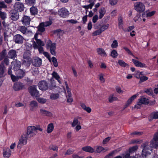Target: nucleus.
I'll return each mask as SVG.
<instances>
[{
    "mask_svg": "<svg viewBox=\"0 0 158 158\" xmlns=\"http://www.w3.org/2000/svg\"><path fill=\"white\" fill-rule=\"evenodd\" d=\"M16 52L14 50H10L8 53V57L10 58L14 59L16 56Z\"/></svg>",
    "mask_w": 158,
    "mask_h": 158,
    "instance_id": "a878e982",
    "label": "nucleus"
},
{
    "mask_svg": "<svg viewBox=\"0 0 158 158\" xmlns=\"http://www.w3.org/2000/svg\"><path fill=\"white\" fill-rule=\"evenodd\" d=\"M59 98L58 94H52L50 96V98L52 100H55Z\"/></svg>",
    "mask_w": 158,
    "mask_h": 158,
    "instance_id": "8fccbe9b",
    "label": "nucleus"
},
{
    "mask_svg": "<svg viewBox=\"0 0 158 158\" xmlns=\"http://www.w3.org/2000/svg\"><path fill=\"white\" fill-rule=\"evenodd\" d=\"M102 32V31L100 29L98 30L95 31H94L92 34V35L93 36H96L97 35H99L101 34Z\"/></svg>",
    "mask_w": 158,
    "mask_h": 158,
    "instance_id": "bf43d9fd",
    "label": "nucleus"
},
{
    "mask_svg": "<svg viewBox=\"0 0 158 158\" xmlns=\"http://www.w3.org/2000/svg\"><path fill=\"white\" fill-rule=\"evenodd\" d=\"M16 146V143H12L10 146V149L12 152L14 151V148Z\"/></svg>",
    "mask_w": 158,
    "mask_h": 158,
    "instance_id": "774afa93",
    "label": "nucleus"
},
{
    "mask_svg": "<svg viewBox=\"0 0 158 158\" xmlns=\"http://www.w3.org/2000/svg\"><path fill=\"white\" fill-rule=\"evenodd\" d=\"M14 40L16 43L20 44L23 43L24 38L21 35L17 34L14 36Z\"/></svg>",
    "mask_w": 158,
    "mask_h": 158,
    "instance_id": "dca6fc26",
    "label": "nucleus"
},
{
    "mask_svg": "<svg viewBox=\"0 0 158 158\" xmlns=\"http://www.w3.org/2000/svg\"><path fill=\"white\" fill-rule=\"evenodd\" d=\"M132 61L134 65L137 67L141 68H146L147 67V66L145 64L142 63L138 60L135 59H132Z\"/></svg>",
    "mask_w": 158,
    "mask_h": 158,
    "instance_id": "2eb2a0df",
    "label": "nucleus"
},
{
    "mask_svg": "<svg viewBox=\"0 0 158 158\" xmlns=\"http://www.w3.org/2000/svg\"><path fill=\"white\" fill-rule=\"evenodd\" d=\"M38 104L37 102L34 100L31 101L29 104V107L31 110L34 111L38 107Z\"/></svg>",
    "mask_w": 158,
    "mask_h": 158,
    "instance_id": "a211bd4d",
    "label": "nucleus"
},
{
    "mask_svg": "<svg viewBox=\"0 0 158 158\" xmlns=\"http://www.w3.org/2000/svg\"><path fill=\"white\" fill-rule=\"evenodd\" d=\"M10 77L12 81L14 82L17 81L19 79H20V78H19V77H18L16 75V76L13 75V74L11 75Z\"/></svg>",
    "mask_w": 158,
    "mask_h": 158,
    "instance_id": "680f3d73",
    "label": "nucleus"
},
{
    "mask_svg": "<svg viewBox=\"0 0 158 158\" xmlns=\"http://www.w3.org/2000/svg\"><path fill=\"white\" fill-rule=\"evenodd\" d=\"M142 18L139 15H137L134 18V21L136 23L140 22L142 21Z\"/></svg>",
    "mask_w": 158,
    "mask_h": 158,
    "instance_id": "37998d69",
    "label": "nucleus"
},
{
    "mask_svg": "<svg viewBox=\"0 0 158 158\" xmlns=\"http://www.w3.org/2000/svg\"><path fill=\"white\" fill-rule=\"evenodd\" d=\"M52 77L50 80V82L51 83V85H50L49 88L50 89H52L56 87V84L55 83V81L53 80V78H55L60 83H61V81L60 79V77L59 74L55 71H53L52 74Z\"/></svg>",
    "mask_w": 158,
    "mask_h": 158,
    "instance_id": "f03ea898",
    "label": "nucleus"
},
{
    "mask_svg": "<svg viewBox=\"0 0 158 158\" xmlns=\"http://www.w3.org/2000/svg\"><path fill=\"white\" fill-rule=\"evenodd\" d=\"M89 2L90 3V4L89 5H88L82 6V7L86 10L88 9L89 8L92 9V7L94 4V2H92L91 0H89Z\"/></svg>",
    "mask_w": 158,
    "mask_h": 158,
    "instance_id": "ea45409f",
    "label": "nucleus"
},
{
    "mask_svg": "<svg viewBox=\"0 0 158 158\" xmlns=\"http://www.w3.org/2000/svg\"><path fill=\"white\" fill-rule=\"evenodd\" d=\"M0 16L1 18L2 19H5L6 17V14L4 12H0Z\"/></svg>",
    "mask_w": 158,
    "mask_h": 158,
    "instance_id": "69168bd1",
    "label": "nucleus"
},
{
    "mask_svg": "<svg viewBox=\"0 0 158 158\" xmlns=\"http://www.w3.org/2000/svg\"><path fill=\"white\" fill-rule=\"evenodd\" d=\"M117 98L114 97L113 95H110L109 97V102H111L114 100L117 99Z\"/></svg>",
    "mask_w": 158,
    "mask_h": 158,
    "instance_id": "338daca9",
    "label": "nucleus"
},
{
    "mask_svg": "<svg viewBox=\"0 0 158 158\" xmlns=\"http://www.w3.org/2000/svg\"><path fill=\"white\" fill-rule=\"evenodd\" d=\"M110 56L113 58H116L118 56L117 51L115 50H112L111 52Z\"/></svg>",
    "mask_w": 158,
    "mask_h": 158,
    "instance_id": "49530a36",
    "label": "nucleus"
},
{
    "mask_svg": "<svg viewBox=\"0 0 158 158\" xmlns=\"http://www.w3.org/2000/svg\"><path fill=\"white\" fill-rule=\"evenodd\" d=\"M52 21H49L41 23V25H43L44 27H47L51 25L52 24Z\"/></svg>",
    "mask_w": 158,
    "mask_h": 158,
    "instance_id": "052dcab7",
    "label": "nucleus"
},
{
    "mask_svg": "<svg viewBox=\"0 0 158 158\" xmlns=\"http://www.w3.org/2000/svg\"><path fill=\"white\" fill-rule=\"evenodd\" d=\"M30 54L27 53H25L23 55V64L26 65H29L30 64L31 59L30 57Z\"/></svg>",
    "mask_w": 158,
    "mask_h": 158,
    "instance_id": "423d86ee",
    "label": "nucleus"
},
{
    "mask_svg": "<svg viewBox=\"0 0 158 158\" xmlns=\"http://www.w3.org/2000/svg\"><path fill=\"white\" fill-rule=\"evenodd\" d=\"M99 19H101L106 13L105 9L104 8H102L99 10Z\"/></svg>",
    "mask_w": 158,
    "mask_h": 158,
    "instance_id": "58836bf2",
    "label": "nucleus"
},
{
    "mask_svg": "<svg viewBox=\"0 0 158 158\" xmlns=\"http://www.w3.org/2000/svg\"><path fill=\"white\" fill-rule=\"evenodd\" d=\"M139 102L141 104H148L149 102V100L144 97L143 96L141 97L139 99Z\"/></svg>",
    "mask_w": 158,
    "mask_h": 158,
    "instance_id": "7c9ffc66",
    "label": "nucleus"
},
{
    "mask_svg": "<svg viewBox=\"0 0 158 158\" xmlns=\"http://www.w3.org/2000/svg\"><path fill=\"white\" fill-rule=\"evenodd\" d=\"M35 42L39 47L44 46L45 45L44 43L39 39L37 40Z\"/></svg>",
    "mask_w": 158,
    "mask_h": 158,
    "instance_id": "c03bdc74",
    "label": "nucleus"
},
{
    "mask_svg": "<svg viewBox=\"0 0 158 158\" xmlns=\"http://www.w3.org/2000/svg\"><path fill=\"white\" fill-rule=\"evenodd\" d=\"M38 85L39 89L42 90H46L48 88V83L44 81L40 82Z\"/></svg>",
    "mask_w": 158,
    "mask_h": 158,
    "instance_id": "ddd939ff",
    "label": "nucleus"
},
{
    "mask_svg": "<svg viewBox=\"0 0 158 158\" xmlns=\"http://www.w3.org/2000/svg\"><path fill=\"white\" fill-rule=\"evenodd\" d=\"M44 27L43 25H41V23L38 27V31L41 32L44 31L45 30Z\"/></svg>",
    "mask_w": 158,
    "mask_h": 158,
    "instance_id": "e2e57ef3",
    "label": "nucleus"
},
{
    "mask_svg": "<svg viewBox=\"0 0 158 158\" xmlns=\"http://www.w3.org/2000/svg\"><path fill=\"white\" fill-rule=\"evenodd\" d=\"M29 91L32 96L37 97L39 95V91L35 86H31L29 88Z\"/></svg>",
    "mask_w": 158,
    "mask_h": 158,
    "instance_id": "0eeeda50",
    "label": "nucleus"
},
{
    "mask_svg": "<svg viewBox=\"0 0 158 158\" xmlns=\"http://www.w3.org/2000/svg\"><path fill=\"white\" fill-rule=\"evenodd\" d=\"M42 61L41 58L38 57H35L32 60L33 65L36 67H40L42 64Z\"/></svg>",
    "mask_w": 158,
    "mask_h": 158,
    "instance_id": "f3484780",
    "label": "nucleus"
},
{
    "mask_svg": "<svg viewBox=\"0 0 158 158\" xmlns=\"http://www.w3.org/2000/svg\"><path fill=\"white\" fill-rule=\"evenodd\" d=\"M36 99L38 102L41 104H45L47 101V100L46 98L40 97L39 96L36 98Z\"/></svg>",
    "mask_w": 158,
    "mask_h": 158,
    "instance_id": "e433bc0d",
    "label": "nucleus"
},
{
    "mask_svg": "<svg viewBox=\"0 0 158 158\" xmlns=\"http://www.w3.org/2000/svg\"><path fill=\"white\" fill-rule=\"evenodd\" d=\"M104 74L102 73H100L98 74L99 79L101 83H104L105 82V80L104 77Z\"/></svg>",
    "mask_w": 158,
    "mask_h": 158,
    "instance_id": "79ce46f5",
    "label": "nucleus"
},
{
    "mask_svg": "<svg viewBox=\"0 0 158 158\" xmlns=\"http://www.w3.org/2000/svg\"><path fill=\"white\" fill-rule=\"evenodd\" d=\"M30 11L31 15H36L38 13L37 8L34 6L31 8L30 9Z\"/></svg>",
    "mask_w": 158,
    "mask_h": 158,
    "instance_id": "a19ab883",
    "label": "nucleus"
},
{
    "mask_svg": "<svg viewBox=\"0 0 158 158\" xmlns=\"http://www.w3.org/2000/svg\"><path fill=\"white\" fill-rule=\"evenodd\" d=\"M47 47H49L50 48V52L53 55L56 54L55 50L56 47V44L53 43H52L50 40H49L47 42Z\"/></svg>",
    "mask_w": 158,
    "mask_h": 158,
    "instance_id": "6e6552de",
    "label": "nucleus"
},
{
    "mask_svg": "<svg viewBox=\"0 0 158 158\" xmlns=\"http://www.w3.org/2000/svg\"><path fill=\"white\" fill-rule=\"evenodd\" d=\"M97 52L98 54L102 56L106 57V54L104 50L102 48H98L97 49Z\"/></svg>",
    "mask_w": 158,
    "mask_h": 158,
    "instance_id": "c9c22d12",
    "label": "nucleus"
},
{
    "mask_svg": "<svg viewBox=\"0 0 158 158\" xmlns=\"http://www.w3.org/2000/svg\"><path fill=\"white\" fill-rule=\"evenodd\" d=\"M80 106L85 111L88 113H90L91 111V109L89 106H87L84 103H81Z\"/></svg>",
    "mask_w": 158,
    "mask_h": 158,
    "instance_id": "2f4dec72",
    "label": "nucleus"
},
{
    "mask_svg": "<svg viewBox=\"0 0 158 158\" xmlns=\"http://www.w3.org/2000/svg\"><path fill=\"white\" fill-rule=\"evenodd\" d=\"M19 30L23 34H27L29 33H31V31L27 30V27L24 26H21L19 28Z\"/></svg>",
    "mask_w": 158,
    "mask_h": 158,
    "instance_id": "393cba45",
    "label": "nucleus"
},
{
    "mask_svg": "<svg viewBox=\"0 0 158 158\" xmlns=\"http://www.w3.org/2000/svg\"><path fill=\"white\" fill-rule=\"evenodd\" d=\"M137 149L138 146H134L129 148V152L130 153H132L136 151Z\"/></svg>",
    "mask_w": 158,
    "mask_h": 158,
    "instance_id": "864d4df0",
    "label": "nucleus"
},
{
    "mask_svg": "<svg viewBox=\"0 0 158 158\" xmlns=\"http://www.w3.org/2000/svg\"><path fill=\"white\" fill-rule=\"evenodd\" d=\"M25 72L22 69H19L16 72V74L19 78H21L24 75Z\"/></svg>",
    "mask_w": 158,
    "mask_h": 158,
    "instance_id": "f704fd0d",
    "label": "nucleus"
},
{
    "mask_svg": "<svg viewBox=\"0 0 158 158\" xmlns=\"http://www.w3.org/2000/svg\"><path fill=\"white\" fill-rule=\"evenodd\" d=\"M6 68L3 64H2L0 66V78L4 77L5 75V71Z\"/></svg>",
    "mask_w": 158,
    "mask_h": 158,
    "instance_id": "bb28decb",
    "label": "nucleus"
},
{
    "mask_svg": "<svg viewBox=\"0 0 158 158\" xmlns=\"http://www.w3.org/2000/svg\"><path fill=\"white\" fill-rule=\"evenodd\" d=\"M27 138L26 134H23L22 135L18 143L17 147L18 148H21L27 144Z\"/></svg>",
    "mask_w": 158,
    "mask_h": 158,
    "instance_id": "7ed1b4c3",
    "label": "nucleus"
},
{
    "mask_svg": "<svg viewBox=\"0 0 158 158\" xmlns=\"http://www.w3.org/2000/svg\"><path fill=\"white\" fill-rule=\"evenodd\" d=\"M82 150L86 152L93 153L94 152V149L90 146H86L82 148Z\"/></svg>",
    "mask_w": 158,
    "mask_h": 158,
    "instance_id": "cd10ccee",
    "label": "nucleus"
},
{
    "mask_svg": "<svg viewBox=\"0 0 158 158\" xmlns=\"http://www.w3.org/2000/svg\"><path fill=\"white\" fill-rule=\"evenodd\" d=\"M35 0H25L26 4L31 5L35 3Z\"/></svg>",
    "mask_w": 158,
    "mask_h": 158,
    "instance_id": "0e129e2a",
    "label": "nucleus"
},
{
    "mask_svg": "<svg viewBox=\"0 0 158 158\" xmlns=\"http://www.w3.org/2000/svg\"><path fill=\"white\" fill-rule=\"evenodd\" d=\"M156 12L155 11L153 10L151 12H148L146 13V17H151L154 15Z\"/></svg>",
    "mask_w": 158,
    "mask_h": 158,
    "instance_id": "5fc2aeb1",
    "label": "nucleus"
},
{
    "mask_svg": "<svg viewBox=\"0 0 158 158\" xmlns=\"http://www.w3.org/2000/svg\"><path fill=\"white\" fill-rule=\"evenodd\" d=\"M59 15L62 17L65 18L69 15V11L65 8H62L58 11Z\"/></svg>",
    "mask_w": 158,
    "mask_h": 158,
    "instance_id": "9d476101",
    "label": "nucleus"
},
{
    "mask_svg": "<svg viewBox=\"0 0 158 158\" xmlns=\"http://www.w3.org/2000/svg\"><path fill=\"white\" fill-rule=\"evenodd\" d=\"M118 26L119 28L120 29H122L123 31H125L124 29L123 28V21L121 18V17H119L118 19Z\"/></svg>",
    "mask_w": 158,
    "mask_h": 158,
    "instance_id": "4c0bfd02",
    "label": "nucleus"
},
{
    "mask_svg": "<svg viewBox=\"0 0 158 158\" xmlns=\"http://www.w3.org/2000/svg\"><path fill=\"white\" fill-rule=\"evenodd\" d=\"M134 8L137 12L141 13L145 10V6L143 3L138 2L135 4Z\"/></svg>",
    "mask_w": 158,
    "mask_h": 158,
    "instance_id": "20e7f679",
    "label": "nucleus"
},
{
    "mask_svg": "<svg viewBox=\"0 0 158 158\" xmlns=\"http://www.w3.org/2000/svg\"><path fill=\"white\" fill-rule=\"evenodd\" d=\"M24 85L21 83L17 82L15 83L14 85V89L15 91L19 90L24 88Z\"/></svg>",
    "mask_w": 158,
    "mask_h": 158,
    "instance_id": "5701e85b",
    "label": "nucleus"
},
{
    "mask_svg": "<svg viewBox=\"0 0 158 158\" xmlns=\"http://www.w3.org/2000/svg\"><path fill=\"white\" fill-rule=\"evenodd\" d=\"M52 60L54 66L55 67H57L58 63L56 58L54 57H52Z\"/></svg>",
    "mask_w": 158,
    "mask_h": 158,
    "instance_id": "4d7b16f0",
    "label": "nucleus"
},
{
    "mask_svg": "<svg viewBox=\"0 0 158 158\" xmlns=\"http://www.w3.org/2000/svg\"><path fill=\"white\" fill-rule=\"evenodd\" d=\"M12 152L9 148H5L3 150V156L5 158H8L11 155Z\"/></svg>",
    "mask_w": 158,
    "mask_h": 158,
    "instance_id": "aec40b11",
    "label": "nucleus"
},
{
    "mask_svg": "<svg viewBox=\"0 0 158 158\" xmlns=\"http://www.w3.org/2000/svg\"><path fill=\"white\" fill-rule=\"evenodd\" d=\"M54 126L53 123H50L48 124L47 128V132L48 133H51L53 130Z\"/></svg>",
    "mask_w": 158,
    "mask_h": 158,
    "instance_id": "72a5a7b5",
    "label": "nucleus"
},
{
    "mask_svg": "<svg viewBox=\"0 0 158 158\" xmlns=\"http://www.w3.org/2000/svg\"><path fill=\"white\" fill-rule=\"evenodd\" d=\"M140 157H141L140 156H137V157H131L130 156V154L127 153L121 156H117L114 158H140Z\"/></svg>",
    "mask_w": 158,
    "mask_h": 158,
    "instance_id": "c85d7f7f",
    "label": "nucleus"
},
{
    "mask_svg": "<svg viewBox=\"0 0 158 158\" xmlns=\"http://www.w3.org/2000/svg\"><path fill=\"white\" fill-rule=\"evenodd\" d=\"M94 152L97 153L104 152L108 150L107 148H104L101 146L97 145L94 147Z\"/></svg>",
    "mask_w": 158,
    "mask_h": 158,
    "instance_id": "f8f14e48",
    "label": "nucleus"
},
{
    "mask_svg": "<svg viewBox=\"0 0 158 158\" xmlns=\"http://www.w3.org/2000/svg\"><path fill=\"white\" fill-rule=\"evenodd\" d=\"M32 45L33 47L34 48V49H38L39 52L40 53L43 54L44 52V51L43 48L42 47H39L35 42V41H34L33 42Z\"/></svg>",
    "mask_w": 158,
    "mask_h": 158,
    "instance_id": "c756f323",
    "label": "nucleus"
},
{
    "mask_svg": "<svg viewBox=\"0 0 158 158\" xmlns=\"http://www.w3.org/2000/svg\"><path fill=\"white\" fill-rule=\"evenodd\" d=\"M30 21V18L29 17L27 16H24L22 19V21L23 24L25 25H29Z\"/></svg>",
    "mask_w": 158,
    "mask_h": 158,
    "instance_id": "4be33fe9",
    "label": "nucleus"
},
{
    "mask_svg": "<svg viewBox=\"0 0 158 158\" xmlns=\"http://www.w3.org/2000/svg\"><path fill=\"white\" fill-rule=\"evenodd\" d=\"M150 147L145 145L142 151V155L143 157L149 155L152 152V148L158 147V132L155 134L153 138L150 142Z\"/></svg>",
    "mask_w": 158,
    "mask_h": 158,
    "instance_id": "f257e3e1",
    "label": "nucleus"
},
{
    "mask_svg": "<svg viewBox=\"0 0 158 158\" xmlns=\"http://www.w3.org/2000/svg\"><path fill=\"white\" fill-rule=\"evenodd\" d=\"M11 67H12L15 71H17L19 70L21 66V63L19 61L17 60H15L12 62L11 65Z\"/></svg>",
    "mask_w": 158,
    "mask_h": 158,
    "instance_id": "4468645a",
    "label": "nucleus"
},
{
    "mask_svg": "<svg viewBox=\"0 0 158 158\" xmlns=\"http://www.w3.org/2000/svg\"><path fill=\"white\" fill-rule=\"evenodd\" d=\"M26 105V104H23L19 102L16 103L15 104V106L17 107H25Z\"/></svg>",
    "mask_w": 158,
    "mask_h": 158,
    "instance_id": "603ef678",
    "label": "nucleus"
},
{
    "mask_svg": "<svg viewBox=\"0 0 158 158\" xmlns=\"http://www.w3.org/2000/svg\"><path fill=\"white\" fill-rule=\"evenodd\" d=\"M118 63L122 67H125L127 65V64L122 60H118Z\"/></svg>",
    "mask_w": 158,
    "mask_h": 158,
    "instance_id": "de8ad7c7",
    "label": "nucleus"
},
{
    "mask_svg": "<svg viewBox=\"0 0 158 158\" xmlns=\"http://www.w3.org/2000/svg\"><path fill=\"white\" fill-rule=\"evenodd\" d=\"M137 95L135 94L133 95L130 98L127 102L125 105V108H127L129 105L131 104L132 102L135 99Z\"/></svg>",
    "mask_w": 158,
    "mask_h": 158,
    "instance_id": "b1692460",
    "label": "nucleus"
},
{
    "mask_svg": "<svg viewBox=\"0 0 158 158\" xmlns=\"http://www.w3.org/2000/svg\"><path fill=\"white\" fill-rule=\"evenodd\" d=\"M39 113L40 114L43 116L51 117L52 115V114L51 112L42 108L40 109V110Z\"/></svg>",
    "mask_w": 158,
    "mask_h": 158,
    "instance_id": "412c9836",
    "label": "nucleus"
},
{
    "mask_svg": "<svg viewBox=\"0 0 158 158\" xmlns=\"http://www.w3.org/2000/svg\"><path fill=\"white\" fill-rule=\"evenodd\" d=\"M145 93L150 95H152L153 94V90L151 88L148 89L145 91Z\"/></svg>",
    "mask_w": 158,
    "mask_h": 158,
    "instance_id": "13d9d810",
    "label": "nucleus"
},
{
    "mask_svg": "<svg viewBox=\"0 0 158 158\" xmlns=\"http://www.w3.org/2000/svg\"><path fill=\"white\" fill-rule=\"evenodd\" d=\"M118 46V43L117 41L115 40L113 41L111 45V47L112 48H116Z\"/></svg>",
    "mask_w": 158,
    "mask_h": 158,
    "instance_id": "6e6d98bb",
    "label": "nucleus"
},
{
    "mask_svg": "<svg viewBox=\"0 0 158 158\" xmlns=\"http://www.w3.org/2000/svg\"><path fill=\"white\" fill-rule=\"evenodd\" d=\"M109 25L108 24H106L102 25L100 28V29L102 32L105 30L109 28Z\"/></svg>",
    "mask_w": 158,
    "mask_h": 158,
    "instance_id": "09e8293b",
    "label": "nucleus"
},
{
    "mask_svg": "<svg viewBox=\"0 0 158 158\" xmlns=\"http://www.w3.org/2000/svg\"><path fill=\"white\" fill-rule=\"evenodd\" d=\"M153 119H158V112L152 113L149 118V120L151 121Z\"/></svg>",
    "mask_w": 158,
    "mask_h": 158,
    "instance_id": "473e14b6",
    "label": "nucleus"
},
{
    "mask_svg": "<svg viewBox=\"0 0 158 158\" xmlns=\"http://www.w3.org/2000/svg\"><path fill=\"white\" fill-rule=\"evenodd\" d=\"M66 85V90L67 92L68 95L66 96L67 102L68 103H71L73 101L72 97V94L70 89L69 88L66 82H65Z\"/></svg>",
    "mask_w": 158,
    "mask_h": 158,
    "instance_id": "1a4fd4ad",
    "label": "nucleus"
},
{
    "mask_svg": "<svg viewBox=\"0 0 158 158\" xmlns=\"http://www.w3.org/2000/svg\"><path fill=\"white\" fill-rule=\"evenodd\" d=\"M143 75V72H140L139 71H137L135 75V77L137 79H139Z\"/></svg>",
    "mask_w": 158,
    "mask_h": 158,
    "instance_id": "3c124183",
    "label": "nucleus"
},
{
    "mask_svg": "<svg viewBox=\"0 0 158 158\" xmlns=\"http://www.w3.org/2000/svg\"><path fill=\"white\" fill-rule=\"evenodd\" d=\"M80 123L78 121L77 118H74L72 124V126L73 127H74L77 125L80 124Z\"/></svg>",
    "mask_w": 158,
    "mask_h": 158,
    "instance_id": "a18cd8bd",
    "label": "nucleus"
},
{
    "mask_svg": "<svg viewBox=\"0 0 158 158\" xmlns=\"http://www.w3.org/2000/svg\"><path fill=\"white\" fill-rule=\"evenodd\" d=\"M35 126H31L28 127L27 129V131L26 134L27 135V136L28 138H31L34 136L36 133V131H35Z\"/></svg>",
    "mask_w": 158,
    "mask_h": 158,
    "instance_id": "39448f33",
    "label": "nucleus"
},
{
    "mask_svg": "<svg viewBox=\"0 0 158 158\" xmlns=\"http://www.w3.org/2000/svg\"><path fill=\"white\" fill-rule=\"evenodd\" d=\"M10 18L13 20H16L19 18V15L16 11L12 10L10 12Z\"/></svg>",
    "mask_w": 158,
    "mask_h": 158,
    "instance_id": "6ab92c4d",
    "label": "nucleus"
},
{
    "mask_svg": "<svg viewBox=\"0 0 158 158\" xmlns=\"http://www.w3.org/2000/svg\"><path fill=\"white\" fill-rule=\"evenodd\" d=\"M14 7L16 11L21 12L24 10V6L23 3L17 2L15 3Z\"/></svg>",
    "mask_w": 158,
    "mask_h": 158,
    "instance_id": "9b49d317",
    "label": "nucleus"
}]
</instances>
